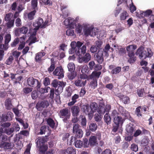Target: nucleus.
Returning <instances> with one entry per match:
<instances>
[{
	"instance_id": "obj_1",
	"label": "nucleus",
	"mask_w": 154,
	"mask_h": 154,
	"mask_svg": "<svg viewBox=\"0 0 154 154\" xmlns=\"http://www.w3.org/2000/svg\"><path fill=\"white\" fill-rule=\"evenodd\" d=\"M136 54L138 56L139 58L142 60H144L146 58H150L153 55V53L150 48H144L140 46L137 50Z\"/></svg>"
},
{
	"instance_id": "obj_2",
	"label": "nucleus",
	"mask_w": 154,
	"mask_h": 154,
	"mask_svg": "<svg viewBox=\"0 0 154 154\" xmlns=\"http://www.w3.org/2000/svg\"><path fill=\"white\" fill-rule=\"evenodd\" d=\"M125 120L123 118L119 116H117L113 119L114 124H112V134L114 135V133H116L118 131L120 126H121Z\"/></svg>"
},
{
	"instance_id": "obj_3",
	"label": "nucleus",
	"mask_w": 154,
	"mask_h": 154,
	"mask_svg": "<svg viewBox=\"0 0 154 154\" xmlns=\"http://www.w3.org/2000/svg\"><path fill=\"white\" fill-rule=\"evenodd\" d=\"M27 84L29 87L36 88L38 90L41 87V84L38 79L33 77H30L27 80Z\"/></svg>"
},
{
	"instance_id": "obj_4",
	"label": "nucleus",
	"mask_w": 154,
	"mask_h": 154,
	"mask_svg": "<svg viewBox=\"0 0 154 154\" xmlns=\"http://www.w3.org/2000/svg\"><path fill=\"white\" fill-rule=\"evenodd\" d=\"M0 147L5 149H10L11 148V144L8 141L6 136L2 135L0 137Z\"/></svg>"
},
{
	"instance_id": "obj_5",
	"label": "nucleus",
	"mask_w": 154,
	"mask_h": 154,
	"mask_svg": "<svg viewBox=\"0 0 154 154\" xmlns=\"http://www.w3.org/2000/svg\"><path fill=\"white\" fill-rule=\"evenodd\" d=\"M73 133L75 135V137L77 138H81L83 136V131L80 128L78 124H75L73 125Z\"/></svg>"
},
{
	"instance_id": "obj_6",
	"label": "nucleus",
	"mask_w": 154,
	"mask_h": 154,
	"mask_svg": "<svg viewBox=\"0 0 154 154\" xmlns=\"http://www.w3.org/2000/svg\"><path fill=\"white\" fill-rule=\"evenodd\" d=\"M64 24L70 29H74L76 26V23L75 20L71 17L65 19L63 22Z\"/></svg>"
},
{
	"instance_id": "obj_7",
	"label": "nucleus",
	"mask_w": 154,
	"mask_h": 154,
	"mask_svg": "<svg viewBox=\"0 0 154 154\" xmlns=\"http://www.w3.org/2000/svg\"><path fill=\"white\" fill-rule=\"evenodd\" d=\"M94 27H88L86 25H83V31L84 34L86 36L90 35L91 36H93L94 35H95L96 34L94 32Z\"/></svg>"
},
{
	"instance_id": "obj_8",
	"label": "nucleus",
	"mask_w": 154,
	"mask_h": 154,
	"mask_svg": "<svg viewBox=\"0 0 154 154\" xmlns=\"http://www.w3.org/2000/svg\"><path fill=\"white\" fill-rule=\"evenodd\" d=\"M84 54H81L79 56H78L79 57L80 63H82V62L87 63L91 59V56L89 53H86L83 56Z\"/></svg>"
},
{
	"instance_id": "obj_9",
	"label": "nucleus",
	"mask_w": 154,
	"mask_h": 154,
	"mask_svg": "<svg viewBox=\"0 0 154 154\" xmlns=\"http://www.w3.org/2000/svg\"><path fill=\"white\" fill-rule=\"evenodd\" d=\"M95 59L99 64H101L103 61V52L102 50H99L98 52L95 55Z\"/></svg>"
},
{
	"instance_id": "obj_10",
	"label": "nucleus",
	"mask_w": 154,
	"mask_h": 154,
	"mask_svg": "<svg viewBox=\"0 0 154 154\" xmlns=\"http://www.w3.org/2000/svg\"><path fill=\"white\" fill-rule=\"evenodd\" d=\"M54 75L58 76L57 79H60L64 77L63 69L60 67H57L53 72Z\"/></svg>"
},
{
	"instance_id": "obj_11",
	"label": "nucleus",
	"mask_w": 154,
	"mask_h": 154,
	"mask_svg": "<svg viewBox=\"0 0 154 154\" xmlns=\"http://www.w3.org/2000/svg\"><path fill=\"white\" fill-rule=\"evenodd\" d=\"M49 106V103L47 100H43L38 103L36 107L38 110H41L44 108H46Z\"/></svg>"
},
{
	"instance_id": "obj_12",
	"label": "nucleus",
	"mask_w": 154,
	"mask_h": 154,
	"mask_svg": "<svg viewBox=\"0 0 154 154\" xmlns=\"http://www.w3.org/2000/svg\"><path fill=\"white\" fill-rule=\"evenodd\" d=\"M47 124L52 129H56L58 126V123H56L52 119L49 118L46 120Z\"/></svg>"
},
{
	"instance_id": "obj_13",
	"label": "nucleus",
	"mask_w": 154,
	"mask_h": 154,
	"mask_svg": "<svg viewBox=\"0 0 154 154\" xmlns=\"http://www.w3.org/2000/svg\"><path fill=\"white\" fill-rule=\"evenodd\" d=\"M76 43L77 47L76 48V55L77 56H79L81 54H83L82 51L81 50H80V49H82V47L81 48V47L84 44V42L78 41H77V42H76Z\"/></svg>"
},
{
	"instance_id": "obj_14",
	"label": "nucleus",
	"mask_w": 154,
	"mask_h": 154,
	"mask_svg": "<svg viewBox=\"0 0 154 154\" xmlns=\"http://www.w3.org/2000/svg\"><path fill=\"white\" fill-rule=\"evenodd\" d=\"M43 23V19L41 17H39L35 22L33 23V25L34 26H36V25L40 27V28H45V24H42Z\"/></svg>"
},
{
	"instance_id": "obj_15",
	"label": "nucleus",
	"mask_w": 154,
	"mask_h": 154,
	"mask_svg": "<svg viewBox=\"0 0 154 154\" xmlns=\"http://www.w3.org/2000/svg\"><path fill=\"white\" fill-rule=\"evenodd\" d=\"M82 109L86 114L88 115L89 117L92 116L90 107L88 105H83L82 106Z\"/></svg>"
},
{
	"instance_id": "obj_16",
	"label": "nucleus",
	"mask_w": 154,
	"mask_h": 154,
	"mask_svg": "<svg viewBox=\"0 0 154 154\" xmlns=\"http://www.w3.org/2000/svg\"><path fill=\"white\" fill-rule=\"evenodd\" d=\"M119 111L121 114L125 117L126 119L129 116V113L123 107L119 106Z\"/></svg>"
},
{
	"instance_id": "obj_17",
	"label": "nucleus",
	"mask_w": 154,
	"mask_h": 154,
	"mask_svg": "<svg viewBox=\"0 0 154 154\" xmlns=\"http://www.w3.org/2000/svg\"><path fill=\"white\" fill-rule=\"evenodd\" d=\"M71 111L73 116L74 117H76L77 116L79 115L80 112V109L78 106H74L72 107Z\"/></svg>"
},
{
	"instance_id": "obj_18",
	"label": "nucleus",
	"mask_w": 154,
	"mask_h": 154,
	"mask_svg": "<svg viewBox=\"0 0 154 154\" xmlns=\"http://www.w3.org/2000/svg\"><path fill=\"white\" fill-rule=\"evenodd\" d=\"M104 105V104L103 102H101L100 103L99 106L97 110V111L99 114L103 115L106 112V110L104 107L103 106Z\"/></svg>"
},
{
	"instance_id": "obj_19",
	"label": "nucleus",
	"mask_w": 154,
	"mask_h": 154,
	"mask_svg": "<svg viewBox=\"0 0 154 154\" xmlns=\"http://www.w3.org/2000/svg\"><path fill=\"white\" fill-rule=\"evenodd\" d=\"M48 136H45V137L41 138L38 139L36 142V146H37L42 145H45L44 143L47 141Z\"/></svg>"
},
{
	"instance_id": "obj_20",
	"label": "nucleus",
	"mask_w": 154,
	"mask_h": 154,
	"mask_svg": "<svg viewBox=\"0 0 154 154\" xmlns=\"http://www.w3.org/2000/svg\"><path fill=\"white\" fill-rule=\"evenodd\" d=\"M91 45H92L89 41H86L83 45L82 46V49H80L82 51V54H84L85 53L87 47L89 48Z\"/></svg>"
},
{
	"instance_id": "obj_21",
	"label": "nucleus",
	"mask_w": 154,
	"mask_h": 154,
	"mask_svg": "<svg viewBox=\"0 0 154 154\" xmlns=\"http://www.w3.org/2000/svg\"><path fill=\"white\" fill-rule=\"evenodd\" d=\"M101 73V72L100 71H97L95 70L92 73L91 75H89V77L90 79H98Z\"/></svg>"
},
{
	"instance_id": "obj_22",
	"label": "nucleus",
	"mask_w": 154,
	"mask_h": 154,
	"mask_svg": "<svg viewBox=\"0 0 154 154\" xmlns=\"http://www.w3.org/2000/svg\"><path fill=\"white\" fill-rule=\"evenodd\" d=\"M5 104L6 108L7 110H10L13 106L11 99L9 98H8L5 100Z\"/></svg>"
},
{
	"instance_id": "obj_23",
	"label": "nucleus",
	"mask_w": 154,
	"mask_h": 154,
	"mask_svg": "<svg viewBox=\"0 0 154 154\" xmlns=\"http://www.w3.org/2000/svg\"><path fill=\"white\" fill-rule=\"evenodd\" d=\"M134 128L133 124L130 123L127 126L126 130L128 133L131 135L134 131Z\"/></svg>"
},
{
	"instance_id": "obj_24",
	"label": "nucleus",
	"mask_w": 154,
	"mask_h": 154,
	"mask_svg": "<svg viewBox=\"0 0 154 154\" xmlns=\"http://www.w3.org/2000/svg\"><path fill=\"white\" fill-rule=\"evenodd\" d=\"M79 97V96L78 94H75L72 97V101L68 103V105L69 106H71L73 105L76 102L77 99Z\"/></svg>"
},
{
	"instance_id": "obj_25",
	"label": "nucleus",
	"mask_w": 154,
	"mask_h": 154,
	"mask_svg": "<svg viewBox=\"0 0 154 154\" xmlns=\"http://www.w3.org/2000/svg\"><path fill=\"white\" fill-rule=\"evenodd\" d=\"M13 116V113L11 112H8L6 115L4 114L5 122L8 121H10L11 120Z\"/></svg>"
},
{
	"instance_id": "obj_26",
	"label": "nucleus",
	"mask_w": 154,
	"mask_h": 154,
	"mask_svg": "<svg viewBox=\"0 0 154 154\" xmlns=\"http://www.w3.org/2000/svg\"><path fill=\"white\" fill-rule=\"evenodd\" d=\"M104 121L107 125H109L111 123V118L109 114L106 113L104 117Z\"/></svg>"
},
{
	"instance_id": "obj_27",
	"label": "nucleus",
	"mask_w": 154,
	"mask_h": 154,
	"mask_svg": "<svg viewBox=\"0 0 154 154\" xmlns=\"http://www.w3.org/2000/svg\"><path fill=\"white\" fill-rule=\"evenodd\" d=\"M97 137L95 136L91 137L89 139V144L90 146L96 145Z\"/></svg>"
},
{
	"instance_id": "obj_28",
	"label": "nucleus",
	"mask_w": 154,
	"mask_h": 154,
	"mask_svg": "<svg viewBox=\"0 0 154 154\" xmlns=\"http://www.w3.org/2000/svg\"><path fill=\"white\" fill-rule=\"evenodd\" d=\"M90 107L91 109V112L93 116V113L96 111V110H97V103L95 102L92 103L90 106Z\"/></svg>"
},
{
	"instance_id": "obj_29",
	"label": "nucleus",
	"mask_w": 154,
	"mask_h": 154,
	"mask_svg": "<svg viewBox=\"0 0 154 154\" xmlns=\"http://www.w3.org/2000/svg\"><path fill=\"white\" fill-rule=\"evenodd\" d=\"M37 147L39 148V151L42 153V154H45V152L48 148V146L45 145H41Z\"/></svg>"
},
{
	"instance_id": "obj_30",
	"label": "nucleus",
	"mask_w": 154,
	"mask_h": 154,
	"mask_svg": "<svg viewBox=\"0 0 154 154\" xmlns=\"http://www.w3.org/2000/svg\"><path fill=\"white\" fill-rule=\"evenodd\" d=\"M67 154H76V152L75 149L72 147H69L65 150Z\"/></svg>"
},
{
	"instance_id": "obj_31",
	"label": "nucleus",
	"mask_w": 154,
	"mask_h": 154,
	"mask_svg": "<svg viewBox=\"0 0 154 154\" xmlns=\"http://www.w3.org/2000/svg\"><path fill=\"white\" fill-rule=\"evenodd\" d=\"M97 128V124L94 123H91L89 126V130L92 132L95 131Z\"/></svg>"
},
{
	"instance_id": "obj_32",
	"label": "nucleus",
	"mask_w": 154,
	"mask_h": 154,
	"mask_svg": "<svg viewBox=\"0 0 154 154\" xmlns=\"http://www.w3.org/2000/svg\"><path fill=\"white\" fill-rule=\"evenodd\" d=\"M50 89V88L48 86L45 87V88H40L38 89V90L39 93L42 94H44L45 93H48L49 90Z\"/></svg>"
},
{
	"instance_id": "obj_33",
	"label": "nucleus",
	"mask_w": 154,
	"mask_h": 154,
	"mask_svg": "<svg viewBox=\"0 0 154 154\" xmlns=\"http://www.w3.org/2000/svg\"><path fill=\"white\" fill-rule=\"evenodd\" d=\"M36 12L35 10L31 11L27 14L28 19L30 20H32L34 18V16Z\"/></svg>"
},
{
	"instance_id": "obj_34",
	"label": "nucleus",
	"mask_w": 154,
	"mask_h": 154,
	"mask_svg": "<svg viewBox=\"0 0 154 154\" xmlns=\"http://www.w3.org/2000/svg\"><path fill=\"white\" fill-rule=\"evenodd\" d=\"M137 46L135 45H131L128 46L126 47V50L128 51L132 52L133 50L136 49Z\"/></svg>"
},
{
	"instance_id": "obj_35",
	"label": "nucleus",
	"mask_w": 154,
	"mask_h": 154,
	"mask_svg": "<svg viewBox=\"0 0 154 154\" xmlns=\"http://www.w3.org/2000/svg\"><path fill=\"white\" fill-rule=\"evenodd\" d=\"M75 146L76 148H80L83 146V142L80 140H76L75 142H74Z\"/></svg>"
},
{
	"instance_id": "obj_36",
	"label": "nucleus",
	"mask_w": 154,
	"mask_h": 154,
	"mask_svg": "<svg viewBox=\"0 0 154 154\" xmlns=\"http://www.w3.org/2000/svg\"><path fill=\"white\" fill-rule=\"evenodd\" d=\"M60 113L61 114V116H69V114L68 110L66 109H63L60 110ZM62 118L63 117H60Z\"/></svg>"
},
{
	"instance_id": "obj_37",
	"label": "nucleus",
	"mask_w": 154,
	"mask_h": 154,
	"mask_svg": "<svg viewBox=\"0 0 154 154\" xmlns=\"http://www.w3.org/2000/svg\"><path fill=\"white\" fill-rule=\"evenodd\" d=\"M121 70V68L120 66H117L112 69L111 73L112 74H116L120 72Z\"/></svg>"
},
{
	"instance_id": "obj_38",
	"label": "nucleus",
	"mask_w": 154,
	"mask_h": 154,
	"mask_svg": "<svg viewBox=\"0 0 154 154\" xmlns=\"http://www.w3.org/2000/svg\"><path fill=\"white\" fill-rule=\"evenodd\" d=\"M67 67L69 72L74 71L75 70V65L73 63H69L67 65Z\"/></svg>"
},
{
	"instance_id": "obj_39",
	"label": "nucleus",
	"mask_w": 154,
	"mask_h": 154,
	"mask_svg": "<svg viewBox=\"0 0 154 154\" xmlns=\"http://www.w3.org/2000/svg\"><path fill=\"white\" fill-rule=\"evenodd\" d=\"M91 79L90 84L91 86L94 88H95L97 86V81L96 78L90 79Z\"/></svg>"
},
{
	"instance_id": "obj_40",
	"label": "nucleus",
	"mask_w": 154,
	"mask_h": 154,
	"mask_svg": "<svg viewBox=\"0 0 154 154\" xmlns=\"http://www.w3.org/2000/svg\"><path fill=\"white\" fill-rule=\"evenodd\" d=\"M11 35L10 34H8L5 37V44L6 45H8V43L11 40Z\"/></svg>"
},
{
	"instance_id": "obj_41",
	"label": "nucleus",
	"mask_w": 154,
	"mask_h": 154,
	"mask_svg": "<svg viewBox=\"0 0 154 154\" xmlns=\"http://www.w3.org/2000/svg\"><path fill=\"white\" fill-rule=\"evenodd\" d=\"M128 14L127 12L125 11H124L120 14V19L122 20H125L127 17H128Z\"/></svg>"
},
{
	"instance_id": "obj_42",
	"label": "nucleus",
	"mask_w": 154,
	"mask_h": 154,
	"mask_svg": "<svg viewBox=\"0 0 154 154\" xmlns=\"http://www.w3.org/2000/svg\"><path fill=\"white\" fill-rule=\"evenodd\" d=\"M89 69L91 70L94 69L95 68L96 64L95 63V62L93 61H91L88 64Z\"/></svg>"
},
{
	"instance_id": "obj_43",
	"label": "nucleus",
	"mask_w": 154,
	"mask_h": 154,
	"mask_svg": "<svg viewBox=\"0 0 154 154\" xmlns=\"http://www.w3.org/2000/svg\"><path fill=\"white\" fill-rule=\"evenodd\" d=\"M77 75V73L75 71H73L71 72L70 74L68 75V77L69 79L72 80L75 78Z\"/></svg>"
},
{
	"instance_id": "obj_44",
	"label": "nucleus",
	"mask_w": 154,
	"mask_h": 154,
	"mask_svg": "<svg viewBox=\"0 0 154 154\" xmlns=\"http://www.w3.org/2000/svg\"><path fill=\"white\" fill-rule=\"evenodd\" d=\"M13 14L11 13H8L5 15V20L6 22L10 21L11 20V18L13 16Z\"/></svg>"
},
{
	"instance_id": "obj_45",
	"label": "nucleus",
	"mask_w": 154,
	"mask_h": 154,
	"mask_svg": "<svg viewBox=\"0 0 154 154\" xmlns=\"http://www.w3.org/2000/svg\"><path fill=\"white\" fill-rule=\"evenodd\" d=\"M96 46L98 49V51L99 50H101V49L102 45L103 44V42L100 40H97L95 42Z\"/></svg>"
},
{
	"instance_id": "obj_46",
	"label": "nucleus",
	"mask_w": 154,
	"mask_h": 154,
	"mask_svg": "<svg viewBox=\"0 0 154 154\" xmlns=\"http://www.w3.org/2000/svg\"><path fill=\"white\" fill-rule=\"evenodd\" d=\"M19 29H20V33L21 34H26L28 31V28L27 27L23 26Z\"/></svg>"
},
{
	"instance_id": "obj_47",
	"label": "nucleus",
	"mask_w": 154,
	"mask_h": 154,
	"mask_svg": "<svg viewBox=\"0 0 154 154\" xmlns=\"http://www.w3.org/2000/svg\"><path fill=\"white\" fill-rule=\"evenodd\" d=\"M76 27V30L77 33L80 34L82 32V29H83V26H82V25L79 24Z\"/></svg>"
},
{
	"instance_id": "obj_48",
	"label": "nucleus",
	"mask_w": 154,
	"mask_h": 154,
	"mask_svg": "<svg viewBox=\"0 0 154 154\" xmlns=\"http://www.w3.org/2000/svg\"><path fill=\"white\" fill-rule=\"evenodd\" d=\"M122 102L125 104H128L130 103V98L127 96H124L122 98Z\"/></svg>"
},
{
	"instance_id": "obj_49",
	"label": "nucleus",
	"mask_w": 154,
	"mask_h": 154,
	"mask_svg": "<svg viewBox=\"0 0 154 154\" xmlns=\"http://www.w3.org/2000/svg\"><path fill=\"white\" fill-rule=\"evenodd\" d=\"M14 19H13L11 20L8 21L7 23V26L9 28L13 27L14 25Z\"/></svg>"
},
{
	"instance_id": "obj_50",
	"label": "nucleus",
	"mask_w": 154,
	"mask_h": 154,
	"mask_svg": "<svg viewBox=\"0 0 154 154\" xmlns=\"http://www.w3.org/2000/svg\"><path fill=\"white\" fill-rule=\"evenodd\" d=\"M32 90V88H30L25 87L23 89V91L24 93L26 94H27L30 92H31Z\"/></svg>"
},
{
	"instance_id": "obj_51",
	"label": "nucleus",
	"mask_w": 154,
	"mask_h": 154,
	"mask_svg": "<svg viewBox=\"0 0 154 154\" xmlns=\"http://www.w3.org/2000/svg\"><path fill=\"white\" fill-rule=\"evenodd\" d=\"M72 29H67L66 31V34L67 35L70 36H72L74 35V31Z\"/></svg>"
},
{
	"instance_id": "obj_52",
	"label": "nucleus",
	"mask_w": 154,
	"mask_h": 154,
	"mask_svg": "<svg viewBox=\"0 0 154 154\" xmlns=\"http://www.w3.org/2000/svg\"><path fill=\"white\" fill-rule=\"evenodd\" d=\"M90 51L91 53H96L98 50V49L94 45H92L90 48Z\"/></svg>"
},
{
	"instance_id": "obj_53",
	"label": "nucleus",
	"mask_w": 154,
	"mask_h": 154,
	"mask_svg": "<svg viewBox=\"0 0 154 154\" xmlns=\"http://www.w3.org/2000/svg\"><path fill=\"white\" fill-rule=\"evenodd\" d=\"M55 68V64L54 63L51 62V65L49 68H48V71L50 72H52Z\"/></svg>"
},
{
	"instance_id": "obj_54",
	"label": "nucleus",
	"mask_w": 154,
	"mask_h": 154,
	"mask_svg": "<svg viewBox=\"0 0 154 154\" xmlns=\"http://www.w3.org/2000/svg\"><path fill=\"white\" fill-rule=\"evenodd\" d=\"M38 0H32L31 1V5L34 9H35L37 7Z\"/></svg>"
},
{
	"instance_id": "obj_55",
	"label": "nucleus",
	"mask_w": 154,
	"mask_h": 154,
	"mask_svg": "<svg viewBox=\"0 0 154 154\" xmlns=\"http://www.w3.org/2000/svg\"><path fill=\"white\" fill-rule=\"evenodd\" d=\"M19 40L18 38H15L13 42L11 44V46L12 47H15L19 42Z\"/></svg>"
},
{
	"instance_id": "obj_56",
	"label": "nucleus",
	"mask_w": 154,
	"mask_h": 154,
	"mask_svg": "<svg viewBox=\"0 0 154 154\" xmlns=\"http://www.w3.org/2000/svg\"><path fill=\"white\" fill-rule=\"evenodd\" d=\"M83 146L85 148H87L88 147V146L89 144L88 143V140L87 138H84L83 139Z\"/></svg>"
},
{
	"instance_id": "obj_57",
	"label": "nucleus",
	"mask_w": 154,
	"mask_h": 154,
	"mask_svg": "<svg viewBox=\"0 0 154 154\" xmlns=\"http://www.w3.org/2000/svg\"><path fill=\"white\" fill-rule=\"evenodd\" d=\"M103 115L99 114H96L94 116V118L95 120L97 122L100 121L102 119V116Z\"/></svg>"
},
{
	"instance_id": "obj_58",
	"label": "nucleus",
	"mask_w": 154,
	"mask_h": 154,
	"mask_svg": "<svg viewBox=\"0 0 154 154\" xmlns=\"http://www.w3.org/2000/svg\"><path fill=\"white\" fill-rule=\"evenodd\" d=\"M29 38L31 39V40L29 43V45L37 41V38L36 36H30Z\"/></svg>"
},
{
	"instance_id": "obj_59",
	"label": "nucleus",
	"mask_w": 154,
	"mask_h": 154,
	"mask_svg": "<svg viewBox=\"0 0 154 154\" xmlns=\"http://www.w3.org/2000/svg\"><path fill=\"white\" fill-rule=\"evenodd\" d=\"M46 129V126L44 125L42 126L40 129V131L39 132V134L41 135L45 134Z\"/></svg>"
},
{
	"instance_id": "obj_60",
	"label": "nucleus",
	"mask_w": 154,
	"mask_h": 154,
	"mask_svg": "<svg viewBox=\"0 0 154 154\" xmlns=\"http://www.w3.org/2000/svg\"><path fill=\"white\" fill-rule=\"evenodd\" d=\"M14 60V58L12 56H10L7 59L6 61V64L7 65H10Z\"/></svg>"
},
{
	"instance_id": "obj_61",
	"label": "nucleus",
	"mask_w": 154,
	"mask_h": 154,
	"mask_svg": "<svg viewBox=\"0 0 154 154\" xmlns=\"http://www.w3.org/2000/svg\"><path fill=\"white\" fill-rule=\"evenodd\" d=\"M44 85L46 86L50 85V81L49 78L48 77H46L45 78L43 82Z\"/></svg>"
},
{
	"instance_id": "obj_62",
	"label": "nucleus",
	"mask_w": 154,
	"mask_h": 154,
	"mask_svg": "<svg viewBox=\"0 0 154 154\" xmlns=\"http://www.w3.org/2000/svg\"><path fill=\"white\" fill-rule=\"evenodd\" d=\"M59 82L57 80L54 79L52 81L51 84L54 87L56 88L58 86Z\"/></svg>"
},
{
	"instance_id": "obj_63",
	"label": "nucleus",
	"mask_w": 154,
	"mask_h": 154,
	"mask_svg": "<svg viewBox=\"0 0 154 154\" xmlns=\"http://www.w3.org/2000/svg\"><path fill=\"white\" fill-rule=\"evenodd\" d=\"M152 11L151 10H147L144 11V16L146 17H149L152 13Z\"/></svg>"
},
{
	"instance_id": "obj_64",
	"label": "nucleus",
	"mask_w": 154,
	"mask_h": 154,
	"mask_svg": "<svg viewBox=\"0 0 154 154\" xmlns=\"http://www.w3.org/2000/svg\"><path fill=\"white\" fill-rule=\"evenodd\" d=\"M131 149L132 151L136 152L138 150V147L137 145L132 144L131 145Z\"/></svg>"
}]
</instances>
